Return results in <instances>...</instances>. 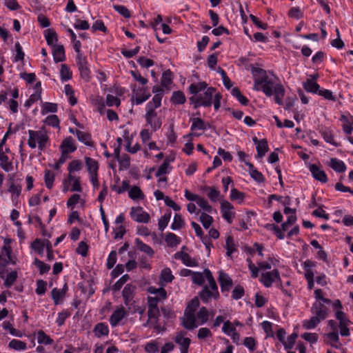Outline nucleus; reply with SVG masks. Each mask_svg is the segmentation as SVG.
Listing matches in <instances>:
<instances>
[{
    "mask_svg": "<svg viewBox=\"0 0 353 353\" xmlns=\"http://www.w3.org/2000/svg\"><path fill=\"white\" fill-rule=\"evenodd\" d=\"M252 72L255 76L254 89L259 90L260 85L267 97L274 94L275 102L279 105H283V99L285 92L283 85L281 83H274L268 77L267 72L262 68H252Z\"/></svg>",
    "mask_w": 353,
    "mask_h": 353,
    "instance_id": "1",
    "label": "nucleus"
},
{
    "mask_svg": "<svg viewBox=\"0 0 353 353\" xmlns=\"http://www.w3.org/2000/svg\"><path fill=\"white\" fill-rule=\"evenodd\" d=\"M205 91L203 93H200L199 94V101L201 104V106L204 107H210L212 103V97H214V108L216 110H217L220 108L221 105V95L220 93L215 94L216 89L212 87H209L205 88Z\"/></svg>",
    "mask_w": 353,
    "mask_h": 353,
    "instance_id": "2",
    "label": "nucleus"
},
{
    "mask_svg": "<svg viewBox=\"0 0 353 353\" xmlns=\"http://www.w3.org/2000/svg\"><path fill=\"white\" fill-rule=\"evenodd\" d=\"M29 139L28 140V144L31 148H35L37 143H38L39 149L43 150L46 145V143L48 141V137L46 132L43 130H28Z\"/></svg>",
    "mask_w": 353,
    "mask_h": 353,
    "instance_id": "3",
    "label": "nucleus"
},
{
    "mask_svg": "<svg viewBox=\"0 0 353 353\" xmlns=\"http://www.w3.org/2000/svg\"><path fill=\"white\" fill-rule=\"evenodd\" d=\"M208 84L203 81L199 82L197 83H192L189 86V91L191 94H194L192 97H190V101L191 103L194 104V108H198L201 106V104L199 101V95H196L199 92L205 90L207 88Z\"/></svg>",
    "mask_w": 353,
    "mask_h": 353,
    "instance_id": "4",
    "label": "nucleus"
},
{
    "mask_svg": "<svg viewBox=\"0 0 353 353\" xmlns=\"http://www.w3.org/2000/svg\"><path fill=\"white\" fill-rule=\"evenodd\" d=\"M146 122L152 128L154 131L159 129L162 125L161 119L157 116V113L152 109L146 110L145 115Z\"/></svg>",
    "mask_w": 353,
    "mask_h": 353,
    "instance_id": "5",
    "label": "nucleus"
},
{
    "mask_svg": "<svg viewBox=\"0 0 353 353\" xmlns=\"http://www.w3.org/2000/svg\"><path fill=\"white\" fill-rule=\"evenodd\" d=\"M77 64L81 74V78L85 81H88L90 80V71L88 67V62L86 58L82 54L77 56Z\"/></svg>",
    "mask_w": 353,
    "mask_h": 353,
    "instance_id": "6",
    "label": "nucleus"
},
{
    "mask_svg": "<svg viewBox=\"0 0 353 353\" xmlns=\"http://www.w3.org/2000/svg\"><path fill=\"white\" fill-rule=\"evenodd\" d=\"M131 217L138 223H148L150 219L149 214L143 211L141 207H132L130 211Z\"/></svg>",
    "mask_w": 353,
    "mask_h": 353,
    "instance_id": "7",
    "label": "nucleus"
},
{
    "mask_svg": "<svg viewBox=\"0 0 353 353\" xmlns=\"http://www.w3.org/2000/svg\"><path fill=\"white\" fill-rule=\"evenodd\" d=\"M276 280L280 281L279 272L276 269L263 273L260 279L266 288H270Z\"/></svg>",
    "mask_w": 353,
    "mask_h": 353,
    "instance_id": "8",
    "label": "nucleus"
},
{
    "mask_svg": "<svg viewBox=\"0 0 353 353\" xmlns=\"http://www.w3.org/2000/svg\"><path fill=\"white\" fill-rule=\"evenodd\" d=\"M182 319V325L183 327L188 330H193L195 327H197L198 325L196 324V319L195 313L192 312V311L189 312L188 310H185L184 316L181 318Z\"/></svg>",
    "mask_w": 353,
    "mask_h": 353,
    "instance_id": "9",
    "label": "nucleus"
},
{
    "mask_svg": "<svg viewBox=\"0 0 353 353\" xmlns=\"http://www.w3.org/2000/svg\"><path fill=\"white\" fill-rule=\"evenodd\" d=\"M218 280L221 285V292L223 293L228 292L233 285L232 280L229 275L223 271H220Z\"/></svg>",
    "mask_w": 353,
    "mask_h": 353,
    "instance_id": "10",
    "label": "nucleus"
},
{
    "mask_svg": "<svg viewBox=\"0 0 353 353\" xmlns=\"http://www.w3.org/2000/svg\"><path fill=\"white\" fill-rule=\"evenodd\" d=\"M233 209L232 205L227 201H224L221 203V211L223 214V217L229 223H231L232 219L234 216V213L232 212Z\"/></svg>",
    "mask_w": 353,
    "mask_h": 353,
    "instance_id": "11",
    "label": "nucleus"
},
{
    "mask_svg": "<svg viewBox=\"0 0 353 353\" xmlns=\"http://www.w3.org/2000/svg\"><path fill=\"white\" fill-rule=\"evenodd\" d=\"M185 332H181L175 337V342L181 347V353H188L190 344V339L185 337Z\"/></svg>",
    "mask_w": 353,
    "mask_h": 353,
    "instance_id": "12",
    "label": "nucleus"
},
{
    "mask_svg": "<svg viewBox=\"0 0 353 353\" xmlns=\"http://www.w3.org/2000/svg\"><path fill=\"white\" fill-rule=\"evenodd\" d=\"M311 311L312 314L319 317L321 320H324L327 315V307L321 302L314 303Z\"/></svg>",
    "mask_w": 353,
    "mask_h": 353,
    "instance_id": "13",
    "label": "nucleus"
},
{
    "mask_svg": "<svg viewBox=\"0 0 353 353\" xmlns=\"http://www.w3.org/2000/svg\"><path fill=\"white\" fill-rule=\"evenodd\" d=\"M310 171L311 172L312 176L317 181L321 183H326L327 178L325 172L321 170L316 165L311 164L310 165Z\"/></svg>",
    "mask_w": 353,
    "mask_h": 353,
    "instance_id": "14",
    "label": "nucleus"
},
{
    "mask_svg": "<svg viewBox=\"0 0 353 353\" xmlns=\"http://www.w3.org/2000/svg\"><path fill=\"white\" fill-rule=\"evenodd\" d=\"M126 315L124 307H121L116 310L110 316V323L112 327H116Z\"/></svg>",
    "mask_w": 353,
    "mask_h": 353,
    "instance_id": "15",
    "label": "nucleus"
},
{
    "mask_svg": "<svg viewBox=\"0 0 353 353\" xmlns=\"http://www.w3.org/2000/svg\"><path fill=\"white\" fill-rule=\"evenodd\" d=\"M174 258L181 259L186 266L196 267L198 265L196 259H192L188 253L183 251L176 252L174 254Z\"/></svg>",
    "mask_w": 353,
    "mask_h": 353,
    "instance_id": "16",
    "label": "nucleus"
},
{
    "mask_svg": "<svg viewBox=\"0 0 353 353\" xmlns=\"http://www.w3.org/2000/svg\"><path fill=\"white\" fill-rule=\"evenodd\" d=\"M60 149L62 153L66 154L74 152L77 150V147L74 144L72 137H68L63 139L60 145Z\"/></svg>",
    "mask_w": 353,
    "mask_h": 353,
    "instance_id": "17",
    "label": "nucleus"
},
{
    "mask_svg": "<svg viewBox=\"0 0 353 353\" xmlns=\"http://www.w3.org/2000/svg\"><path fill=\"white\" fill-rule=\"evenodd\" d=\"M325 336L328 339L326 341L327 344H330L332 347L339 349L341 347V344L339 343V336L338 330L332 331L325 334Z\"/></svg>",
    "mask_w": 353,
    "mask_h": 353,
    "instance_id": "18",
    "label": "nucleus"
},
{
    "mask_svg": "<svg viewBox=\"0 0 353 353\" xmlns=\"http://www.w3.org/2000/svg\"><path fill=\"white\" fill-rule=\"evenodd\" d=\"M67 290L68 286L66 283L63 285L62 289H57L56 288L52 289L51 296L55 305L61 303L60 299L65 296Z\"/></svg>",
    "mask_w": 353,
    "mask_h": 353,
    "instance_id": "19",
    "label": "nucleus"
},
{
    "mask_svg": "<svg viewBox=\"0 0 353 353\" xmlns=\"http://www.w3.org/2000/svg\"><path fill=\"white\" fill-rule=\"evenodd\" d=\"M52 54L54 62H61L65 59L64 47L62 45H54L53 47Z\"/></svg>",
    "mask_w": 353,
    "mask_h": 353,
    "instance_id": "20",
    "label": "nucleus"
},
{
    "mask_svg": "<svg viewBox=\"0 0 353 353\" xmlns=\"http://www.w3.org/2000/svg\"><path fill=\"white\" fill-rule=\"evenodd\" d=\"M219 295H215V292L205 286L199 293V296L203 303H208L211 298L217 299Z\"/></svg>",
    "mask_w": 353,
    "mask_h": 353,
    "instance_id": "21",
    "label": "nucleus"
},
{
    "mask_svg": "<svg viewBox=\"0 0 353 353\" xmlns=\"http://www.w3.org/2000/svg\"><path fill=\"white\" fill-rule=\"evenodd\" d=\"M330 168H332L334 171L341 173L345 171L346 165L343 163V161L339 160L336 158L330 159V162L329 163Z\"/></svg>",
    "mask_w": 353,
    "mask_h": 353,
    "instance_id": "22",
    "label": "nucleus"
},
{
    "mask_svg": "<svg viewBox=\"0 0 353 353\" xmlns=\"http://www.w3.org/2000/svg\"><path fill=\"white\" fill-rule=\"evenodd\" d=\"M93 332L94 333V335L97 338H101L103 336H107L109 334V329L107 325H105L103 323H97L94 330Z\"/></svg>",
    "mask_w": 353,
    "mask_h": 353,
    "instance_id": "23",
    "label": "nucleus"
},
{
    "mask_svg": "<svg viewBox=\"0 0 353 353\" xmlns=\"http://www.w3.org/2000/svg\"><path fill=\"white\" fill-rule=\"evenodd\" d=\"M160 314V312L159 308H148V319L144 326L149 325L150 323H157L159 320V316Z\"/></svg>",
    "mask_w": 353,
    "mask_h": 353,
    "instance_id": "24",
    "label": "nucleus"
},
{
    "mask_svg": "<svg viewBox=\"0 0 353 353\" xmlns=\"http://www.w3.org/2000/svg\"><path fill=\"white\" fill-rule=\"evenodd\" d=\"M204 192H207V196L212 201H216L220 196V192L214 187L204 186L202 188Z\"/></svg>",
    "mask_w": 353,
    "mask_h": 353,
    "instance_id": "25",
    "label": "nucleus"
},
{
    "mask_svg": "<svg viewBox=\"0 0 353 353\" xmlns=\"http://www.w3.org/2000/svg\"><path fill=\"white\" fill-rule=\"evenodd\" d=\"M209 319V312L205 307H201L196 315V319L199 325H203Z\"/></svg>",
    "mask_w": 353,
    "mask_h": 353,
    "instance_id": "26",
    "label": "nucleus"
},
{
    "mask_svg": "<svg viewBox=\"0 0 353 353\" xmlns=\"http://www.w3.org/2000/svg\"><path fill=\"white\" fill-rule=\"evenodd\" d=\"M304 89L309 92L318 93L319 85L312 79H307L303 84Z\"/></svg>",
    "mask_w": 353,
    "mask_h": 353,
    "instance_id": "27",
    "label": "nucleus"
},
{
    "mask_svg": "<svg viewBox=\"0 0 353 353\" xmlns=\"http://www.w3.org/2000/svg\"><path fill=\"white\" fill-rule=\"evenodd\" d=\"M257 157L262 158L265 156V153L268 150V141L265 139L259 140L258 145H256Z\"/></svg>",
    "mask_w": 353,
    "mask_h": 353,
    "instance_id": "28",
    "label": "nucleus"
},
{
    "mask_svg": "<svg viewBox=\"0 0 353 353\" xmlns=\"http://www.w3.org/2000/svg\"><path fill=\"white\" fill-rule=\"evenodd\" d=\"M87 169L90 175L97 174L99 166L98 163L90 157L85 158Z\"/></svg>",
    "mask_w": 353,
    "mask_h": 353,
    "instance_id": "29",
    "label": "nucleus"
},
{
    "mask_svg": "<svg viewBox=\"0 0 353 353\" xmlns=\"http://www.w3.org/2000/svg\"><path fill=\"white\" fill-rule=\"evenodd\" d=\"M75 134L79 141L83 143L86 145L90 146L92 145L91 137L88 133L76 130Z\"/></svg>",
    "mask_w": 353,
    "mask_h": 353,
    "instance_id": "30",
    "label": "nucleus"
},
{
    "mask_svg": "<svg viewBox=\"0 0 353 353\" xmlns=\"http://www.w3.org/2000/svg\"><path fill=\"white\" fill-rule=\"evenodd\" d=\"M45 37L46 39V42L49 46H52L54 47V41L57 42L58 41V37L56 32L52 29H48L45 31Z\"/></svg>",
    "mask_w": 353,
    "mask_h": 353,
    "instance_id": "31",
    "label": "nucleus"
},
{
    "mask_svg": "<svg viewBox=\"0 0 353 353\" xmlns=\"http://www.w3.org/2000/svg\"><path fill=\"white\" fill-rule=\"evenodd\" d=\"M322 321L316 316H312L309 320L303 321V327L307 330L314 328Z\"/></svg>",
    "mask_w": 353,
    "mask_h": 353,
    "instance_id": "32",
    "label": "nucleus"
},
{
    "mask_svg": "<svg viewBox=\"0 0 353 353\" xmlns=\"http://www.w3.org/2000/svg\"><path fill=\"white\" fill-rule=\"evenodd\" d=\"M161 99L162 96H160V94H155L153 97L152 101L148 103L146 110L152 109V110H155L156 108H159L161 105Z\"/></svg>",
    "mask_w": 353,
    "mask_h": 353,
    "instance_id": "33",
    "label": "nucleus"
},
{
    "mask_svg": "<svg viewBox=\"0 0 353 353\" xmlns=\"http://www.w3.org/2000/svg\"><path fill=\"white\" fill-rule=\"evenodd\" d=\"M170 101L174 104H183L185 102V97L183 92L176 91L172 93Z\"/></svg>",
    "mask_w": 353,
    "mask_h": 353,
    "instance_id": "34",
    "label": "nucleus"
},
{
    "mask_svg": "<svg viewBox=\"0 0 353 353\" xmlns=\"http://www.w3.org/2000/svg\"><path fill=\"white\" fill-rule=\"evenodd\" d=\"M165 242L170 247L176 246L180 243V239L174 233H168L165 238Z\"/></svg>",
    "mask_w": 353,
    "mask_h": 353,
    "instance_id": "35",
    "label": "nucleus"
},
{
    "mask_svg": "<svg viewBox=\"0 0 353 353\" xmlns=\"http://www.w3.org/2000/svg\"><path fill=\"white\" fill-rule=\"evenodd\" d=\"M134 290V287L130 284H128L124 287L122 294L126 302L132 299Z\"/></svg>",
    "mask_w": 353,
    "mask_h": 353,
    "instance_id": "36",
    "label": "nucleus"
},
{
    "mask_svg": "<svg viewBox=\"0 0 353 353\" xmlns=\"http://www.w3.org/2000/svg\"><path fill=\"white\" fill-rule=\"evenodd\" d=\"M144 88H141L136 93L135 103L137 104H141L148 100L150 97V94H145Z\"/></svg>",
    "mask_w": 353,
    "mask_h": 353,
    "instance_id": "37",
    "label": "nucleus"
},
{
    "mask_svg": "<svg viewBox=\"0 0 353 353\" xmlns=\"http://www.w3.org/2000/svg\"><path fill=\"white\" fill-rule=\"evenodd\" d=\"M172 212L169 211L168 213H165L159 220L158 223L159 230L160 231H163L164 229L168 225L170 218H171Z\"/></svg>",
    "mask_w": 353,
    "mask_h": 353,
    "instance_id": "38",
    "label": "nucleus"
},
{
    "mask_svg": "<svg viewBox=\"0 0 353 353\" xmlns=\"http://www.w3.org/2000/svg\"><path fill=\"white\" fill-rule=\"evenodd\" d=\"M172 73L170 70L164 71L162 74L161 84L163 87L167 88L172 83Z\"/></svg>",
    "mask_w": 353,
    "mask_h": 353,
    "instance_id": "39",
    "label": "nucleus"
},
{
    "mask_svg": "<svg viewBox=\"0 0 353 353\" xmlns=\"http://www.w3.org/2000/svg\"><path fill=\"white\" fill-rule=\"evenodd\" d=\"M37 340L39 343L45 345H50L53 343V340L50 339L43 330H39L37 333Z\"/></svg>",
    "mask_w": 353,
    "mask_h": 353,
    "instance_id": "40",
    "label": "nucleus"
},
{
    "mask_svg": "<svg viewBox=\"0 0 353 353\" xmlns=\"http://www.w3.org/2000/svg\"><path fill=\"white\" fill-rule=\"evenodd\" d=\"M135 243L138 250L145 252L152 256L154 254L152 249L148 245L143 243L139 239L135 240Z\"/></svg>",
    "mask_w": 353,
    "mask_h": 353,
    "instance_id": "41",
    "label": "nucleus"
},
{
    "mask_svg": "<svg viewBox=\"0 0 353 353\" xmlns=\"http://www.w3.org/2000/svg\"><path fill=\"white\" fill-rule=\"evenodd\" d=\"M184 225V221L182 216L179 214H176L174 216L173 223L171 225V229L177 230L181 229Z\"/></svg>",
    "mask_w": 353,
    "mask_h": 353,
    "instance_id": "42",
    "label": "nucleus"
},
{
    "mask_svg": "<svg viewBox=\"0 0 353 353\" xmlns=\"http://www.w3.org/2000/svg\"><path fill=\"white\" fill-rule=\"evenodd\" d=\"M129 196L133 199H143L144 195L141 190L137 186H133L129 191Z\"/></svg>",
    "mask_w": 353,
    "mask_h": 353,
    "instance_id": "43",
    "label": "nucleus"
},
{
    "mask_svg": "<svg viewBox=\"0 0 353 353\" xmlns=\"http://www.w3.org/2000/svg\"><path fill=\"white\" fill-rule=\"evenodd\" d=\"M60 76L63 81H68L72 78V72L65 64L61 66Z\"/></svg>",
    "mask_w": 353,
    "mask_h": 353,
    "instance_id": "44",
    "label": "nucleus"
},
{
    "mask_svg": "<svg viewBox=\"0 0 353 353\" xmlns=\"http://www.w3.org/2000/svg\"><path fill=\"white\" fill-rule=\"evenodd\" d=\"M9 347L16 350H24L26 349V343L23 341L13 339L8 345Z\"/></svg>",
    "mask_w": 353,
    "mask_h": 353,
    "instance_id": "45",
    "label": "nucleus"
},
{
    "mask_svg": "<svg viewBox=\"0 0 353 353\" xmlns=\"http://www.w3.org/2000/svg\"><path fill=\"white\" fill-rule=\"evenodd\" d=\"M57 111V105L53 103L46 102L43 104L41 113L46 114L48 112H56Z\"/></svg>",
    "mask_w": 353,
    "mask_h": 353,
    "instance_id": "46",
    "label": "nucleus"
},
{
    "mask_svg": "<svg viewBox=\"0 0 353 353\" xmlns=\"http://www.w3.org/2000/svg\"><path fill=\"white\" fill-rule=\"evenodd\" d=\"M199 219L205 229L209 228L213 221V218L205 212L201 213Z\"/></svg>",
    "mask_w": 353,
    "mask_h": 353,
    "instance_id": "47",
    "label": "nucleus"
},
{
    "mask_svg": "<svg viewBox=\"0 0 353 353\" xmlns=\"http://www.w3.org/2000/svg\"><path fill=\"white\" fill-rule=\"evenodd\" d=\"M34 264L39 269L41 274H45L50 270V265L44 263L43 261L37 258L34 261Z\"/></svg>",
    "mask_w": 353,
    "mask_h": 353,
    "instance_id": "48",
    "label": "nucleus"
},
{
    "mask_svg": "<svg viewBox=\"0 0 353 353\" xmlns=\"http://www.w3.org/2000/svg\"><path fill=\"white\" fill-rule=\"evenodd\" d=\"M321 134L326 142L331 143L335 146L337 145L336 143L334 140L332 132L330 130L325 129L322 130Z\"/></svg>",
    "mask_w": 353,
    "mask_h": 353,
    "instance_id": "49",
    "label": "nucleus"
},
{
    "mask_svg": "<svg viewBox=\"0 0 353 353\" xmlns=\"http://www.w3.org/2000/svg\"><path fill=\"white\" fill-rule=\"evenodd\" d=\"M83 168V164L79 160H72L68 165V170L69 172L79 171Z\"/></svg>",
    "mask_w": 353,
    "mask_h": 353,
    "instance_id": "50",
    "label": "nucleus"
},
{
    "mask_svg": "<svg viewBox=\"0 0 353 353\" xmlns=\"http://www.w3.org/2000/svg\"><path fill=\"white\" fill-rule=\"evenodd\" d=\"M54 174L50 170H46L45 172V183L48 189H51L54 181Z\"/></svg>",
    "mask_w": 353,
    "mask_h": 353,
    "instance_id": "51",
    "label": "nucleus"
},
{
    "mask_svg": "<svg viewBox=\"0 0 353 353\" xmlns=\"http://www.w3.org/2000/svg\"><path fill=\"white\" fill-rule=\"evenodd\" d=\"M171 160H169L166 158L163 163L159 166L157 173L156 176H160L162 174H166L168 171V168H170L169 163Z\"/></svg>",
    "mask_w": 353,
    "mask_h": 353,
    "instance_id": "52",
    "label": "nucleus"
},
{
    "mask_svg": "<svg viewBox=\"0 0 353 353\" xmlns=\"http://www.w3.org/2000/svg\"><path fill=\"white\" fill-rule=\"evenodd\" d=\"M161 279L165 283H170L174 279V276L170 268H164L161 274Z\"/></svg>",
    "mask_w": 353,
    "mask_h": 353,
    "instance_id": "53",
    "label": "nucleus"
},
{
    "mask_svg": "<svg viewBox=\"0 0 353 353\" xmlns=\"http://www.w3.org/2000/svg\"><path fill=\"white\" fill-rule=\"evenodd\" d=\"M196 203L207 212H211L212 210V206L208 203V201L205 199L199 196L196 201Z\"/></svg>",
    "mask_w": 353,
    "mask_h": 353,
    "instance_id": "54",
    "label": "nucleus"
},
{
    "mask_svg": "<svg viewBox=\"0 0 353 353\" xmlns=\"http://www.w3.org/2000/svg\"><path fill=\"white\" fill-rule=\"evenodd\" d=\"M17 278V272L16 271L11 272L9 273L4 281V285L7 288H10L13 285Z\"/></svg>",
    "mask_w": 353,
    "mask_h": 353,
    "instance_id": "55",
    "label": "nucleus"
},
{
    "mask_svg": "<svg viewBox=\"0 0 353 353\" xmlns=\"http://www.w3.org/2000/svg\"><path fill=\"white\" fill-rule=\"evenodd\" d=\"M113 8L118 12L121 15H122L124 18H130V10L125 7L124 6L120 5H114Z\"/></svg>",
    "mask_w": 353,
    "mask_h": 353,
    "instance_id": "56",
    "label": "nucleus"
},
{
    "mask_svg": "<svg viewBox=\"0 0 353 353\" xmlns=\"http://www.w3.org/2000/svg\"><path fill=\"white\" fill-rule=\"evenodd\" d=\"M205 130V125L204 121L200 118H194L192 119V124L191 125V130Z\"/></svg>",
    "mask_w": 353,
    "mask_h": 353,
    "instance_id": "57",
    "label": "nucleus"
},
{
    "mask_svg": "<svg viewBox=\"0 0 353 353\" xmlns=\"http://www.w3.org/2000/svg\"><path fill=\"white\" fill-rule=\"evenodd\" d=\"M225 248L227 250V256H230L232 253L235 250L233 238L228 236L226 239Z\"/></svg>",
    "mask_w": 353,
    "mask_h": 353,
    "instance_id": "58",
    "label": "nucleus"
},
{
    "mask_svg": "<svg viewBox=\"0 0 353 353\" xmlns=\"http://www.w3.org/2000/svg\"><path fill=\"white\" fill-rule=\"evenodd\" d=\"M44 123L52 127H59V120L56 114H52L45 119Z\"/></svg>",
    "mask_w": 353,
    "mask_h": 353,
    "instance_id": "59",
    "label": "nucleus"
},
{
    "mask_svg": "<svg viewBox=\"0 0 353 353\" xmlns=\"http://www.w3.org/2000/svg\"><path fill=\"white\" fill-rule=\"evenodd\" d=\"M149 291L150 293L156 294L155 297H159V299H165L166 298V291L163 288H150Z\"/></svg>",
    "mask_w": 353,
    "mask_h": 353,
    "instance_id": "60",
    "label": "nucleus"
},
{
    "mask_svg": "<svg viewBox=\"0 0 353 353\" xmlns=\"http://www.w3.org/2000/svg\"><path fill=\"white\" fill-rule=\"evenodd\" d=\"M31 248L34 250L36 251L39 254H43V249H44V247H43V245L42 244V241L39 239H35L32 245H31Z\"/></svg>",
    "mask_w": 353,
    "mask_h": 353,
    "instance_id": "61",
    "label": "nucleus"
},
{
    "mask_svg": "<svg viewBox=\"0 0 353 353\" xmlns=\"http://www.w3.org/2000/svg\"><path fill=\"white\" fill-rule=\"evenodd\" d=\"M129 279L130 276L128 274L122 276L112 286V290L114 291L119 290L123 285L129 280Z\"/></svg>",
    "mask_w": 353,
    "mask_h": 353,
    "instance_id": "62",
    "label": "nucleus"
},
{
    "mask_svg": "<svg viewBox=\"0 0 353 353\" xmlns=\"http://www.w3.org/2000/svg\"><path fill=\"white\" fill-rule=\"evenodd\" d=\"M120 99L117 98V97H114L111 94H108L106 97V105L108 106H119L120 105Z\"/></svg>",
    "mask_w": 353,
    "mask_h": 353,
    "instance_id": "63",
    "label": "nucleus"
},
{
    "mask_svg": "<svg viewBox=\"0 0 353 353\" xmlns=\"http://www.w3.org/2000/svg\"><path fill=\"white\" fill-rule=\"evenodd\" d=\"M118 161L119 162L120 168L127 170L130 168V157L128 154H123L121 157L119 158V161Z\"/></svg>",
    "mask_w": 353,
    "mask_h": 353,
    "instance_id": "64",
    "label": "nucleus"
}]
</instances>
